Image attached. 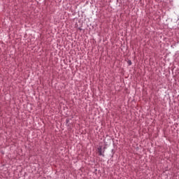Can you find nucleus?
Instances as JSON below:
<instances>
[{
	"label": "nucleus",
	"mask_w": 179,
	"mask_h": 179,
	"mask_svg": "<svg viewBox=\"0 0 179 179\" xmlns=\"http://www.w3.org/2000/svg\"><path fill=\"white\" fill-rule=\"evenodd\" d=\"M131 64H132V63H131V62H129V65H131Z\"/></svg>",
	"instance_id": "f03ea898"
},
{
	"label": "nucleus",
	"mask_w": 179,
	"mask_h": 179,
	"mask_svg": "<svg viewBox=\"0 0 179 179\" xmlns=\"http://www.w3.org/2000/svg\"><path fill=\"white\" fill-rule=\"evenodd\" d=\"M97 150H98L99 155L102 156L103 157H104V151H103V147L99 146L97 148Z\"/></svg>",
	"instance_id": "f257e3e1"
}]
</instances>
